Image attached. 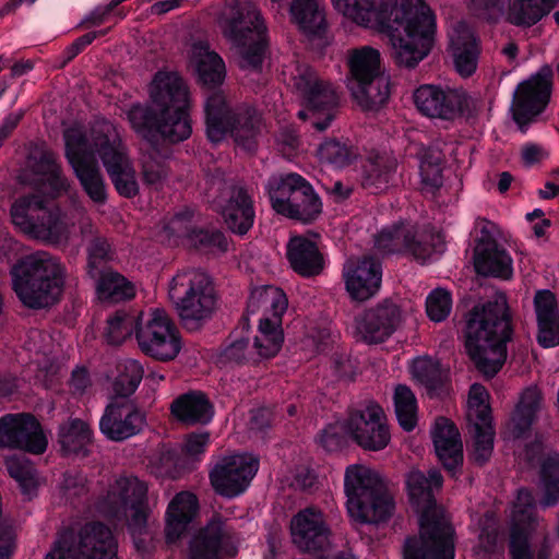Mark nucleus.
<instances>
[{
  "instance_id": "nucleus-4",
  "label": "nucleus",
  "mask_w": 559,
  "mask_h": 559,
  "mask_svg": "<svg viewBox=\"0 0 559 559\" xmlns=\"http://www.w3.org/2000/svg\"><path fill=\"white\" fill-rule=\"evenodd\" d=\"M442 484V475L437 469H430L427 476L419 469H412L406 475L409 501L420 513V532L418 537L406 539L404 559H454V531L435 514V491Z\"/></svg>"
},
{
  "instance_id": "nucleus-55",
  "label": "nucleus",
  "mask_w": 559,
  "mask_h": 559,
  "mask_svg": "<svg viewBox=\"0 0 559 559\" xmlns=\"http://www.w3.org/2000/svg\"><path fill=\"white\" fill-rule=\"evenodd\" d=\"M143 367L134 359H126L118 365V374L114 381L117 395L129 396L139 386L143 378Z\"/></svg>"
},
{
  "instance_id": "nucleus-63",
  "label": "nucleus",
  "mask_w": 559,
  "mask_h": 559,
  "mask_svg": "<svg viewBox=\"0 0 559 559\" xmlns=\"http://www.w3.org/2000/svg\"><path fill=\"white\" fill-rule=\"evenodd\" d=\"M340 430H342L341 421L337 425L325 427L319 436L320 445L329 452L338 450L343 444V437Z\"/></svg>"
},
{
  "instance_id": "nucleus-54",
  "label": "nucleus",
  "mask_w": 559,
  "mask_h": 559,
  "mask_svg": "<svg viewBox=\"0 0 559 559\" xmlns=\"http://www.w3.org/2000/svg\"><path fill=\"white\" fill-rule=\"evenodd\" d=\"M394 406L401 427L406 431L413 430L417 423V403L408 386L400 384L395 388Z\"/></svg>"
},
{
  "instance_id": "nucleus-12",
  "label": "nucleus",
  "mask_w": 559,
  "mask_h": 559,
  "mask_svg": "<svg viewBox=\"0 0 559 559\" xmlns=\"http://www.w3.org/2000/svg\"><path fill=\"white\" fill-rule=\"evenodd\" d=\"M96 510L108 519L127 520L131 534L142 535L150 515L147 486L135 476H120L98 497Z\"/></svg>"
},
{
  "instance_id": "nucleus-62",
  "label": "nucleus",
  "mask_w": 559,
  "mask_h": 559,
  "mask_svg": "<svg viewBox=\"0 0 559 559\" xmlns=\"http://www.w3.org/2000/svg\"><path fill=\"white\" fill-rule=\"evenodd\" d=\"M250 345L246 340H238L231 343L225 350V356L228 360L235 362H257L258 358L255 357L252 350H249Z\"/></svg>"
},
{
  "instance_id": "nucleus-57",
  "label": "nucleus",
  "mask_w": 559,
  "mask_h": 559,
  "mask_svg": "<svg viewBox=\"0 0 559 559\" xmlns=\"http://www.w3.org/2000/svg\"><path fill=\"white\" fill-rule=\"evenodd\" d=\"M440 153H430L424 155L419 164V174L421 178V188L425 192L433 193L442 186Z\"/></svg>"
},
{
  "instance_id": "nucleus-8",
  "label": "nucleus",
  "mask_w": 559,
  "mask_h": 559,
  "mask_svg": "<svg viewBox=\"0 0 559 559\" xmlns=\"http://www.w3.org/2000/svg\"><path fill=\"white\" fill-rule=\"evenodd\" d=\"M217 22L238 49L239 67L259 70L266 51V25L257 5L250 0H227Z\"/></svg>"
},
{
  "instance_id": "nucleus-49",
  "label": "nucleus",
  "mask_w": 559,
  "mask_h": 559,
  "mask_svg": "<svg viewBox=\"0 0 559 559\" xmlns=\"http://www.w3.org/2000/svg\"><path fill=\"white\" fill-rule=\"evenodd\" d=\"M98 275L96 292L99 300L119 302L134 296L133 285L122 275L112 271H105Z\"/></svg>"
},
{
  "instance_id": "nucleus-16",
  "label": "nucleus",
  "mask_w": 559,
  "mask_h": 559,
  "mask_svg": "<svg viewBox=\"0 0 559 559\" xmlns=\"http://www.w3.org/2000/svg\"><path fill=\"white\" fill-rule=\"evenodd\" d=\"M418 112L431 120L453 122L461 117L474 116L479 102L463 88L437 84H421L413 93Z\"/></svg>"
},
{
  "instance_id": "nucleus-51",
  "label": "nucleus",
  "mask_w": 559,
  "mask_h": 559,
  "mask_svg": "<svg viewBox=\"0 0 559 559\" xmlns=\"http://www.w3.org/2000/svg\"><path fill=\"white\" fill-rule=\"evenodd\" d=\"M413 377L421 383L430 395L436 394L447 380V371L438 360L430 357H418L412 365Z\"/></svg>"
},
{
  "instance_id": "nucleus-46",
  "label": "nucleus",
  "mask_w": 559,
  "mask_h": 559,
  "mask_svg": "<svg viewBox=\"0 0 559 559\" xmlns=\"http://www.w3.org/2000/svg\"><path fill=\"white\" fill-rule=\"evenodd\" d=\"M283 341L284 336L280 321L271 320L269 317L261 318L258 334L252 346L258 361L277 355L282 348Z\"/></svg>"
},
{
  "instance_id": "nucleus-34",
  "label": "nucleus",
  "mask_w": 559,
  "mask_h": 559,
  "mask_svg": "<svg viewBox=\"0 0 559 559\" xmlns=\"http://www.w3.org/2000/svg\"><path fill=\"white\" fill-rule=\"evenodd\" d=\"M33 178L27 173L23 175L25 181L36 186H48L53 194L67 191L68 179L62 175L60 165L57 163V155L51 151H43L39 156H31L27 162Z\"/></svg>"
},
{
  "instance_id": "nucleus-14",
  "label": "nucleus",
  "mask_w": 559,
  "mask_h": 559,
  "mask_svg": "<svg viewBox=\"0 0 559 559\" xmlns=\"http://www.w3.org/2000/svg\"><path fill=\"white\" fill-rule=\"evenodd\" d=\"M285 81L308 107L312 124L324 131L335 117L340 96L334 84L321 78L309 64L296 63L283 71Z\"/></svg>"
},
{
  "instance_id": "nucleus-22",
  "label": "nucleus",
  "mask_w": 559,
  "mask_h": 559,
  "mask_svg": "<svg viewBox=\"0 0 559 559\" xmlns=\"http://www.w3.org/2000/svg\"><path fill=\"white\" fill-rule=\"evenodd\" d=\"M466 419L474 440L473 457L477 463L483 464L492 454L495 429L489 394L481 384L475 383L469 389Z\"/></svg>"
},
{
  "instance_id": "nucleus-10",
  "label": "nucleus",
  "mask_w": 559,
  "mask_h": 559,
  "mask_svg": "<svg viewBox=\"0 0 559 559\" xmlns=\"http://www.w3.org/2000/svg\"><path fill=\"white\" fill-rule=\"evenodd\" d=\"M168 297L188 330H198L216 310L217 297L211 276L200 269L178 271L168 284Z\"/></svg>"
},
{
  "instance_id": "nucleus-23",
  "label": "nucleus",
  "mask_w": 559,
  "mask_h": 559,
  "mask_svg": "<svg viewBox=\"0 0 559 559\" xmlns=\"http://www.w3.org/2000/svg\"><path fill=\"white\" fill-rule=\"evenodd\" d=\"M239 535L230 522L212 519L191 539L188 559H224L237 554Z\"/></svg>"
},
{
  "instance_id": "nucleus-32",
  "label": "nucleus",
  "mask_w": 559,
  "mask_h": 559,
  "mask_svg": "<svg viewBox=\"0 0 559 559\" xmlns=\"http://www.w3.org/2000/svg\"><path fill=\"white\" fill-rule=\"evenodd\" d=\"M436 453L444 468L455 475L463 462V444L455 425L444 417L436 419L431 430Z\"/></svg>"
},
{
  "instance_id": "nucleus-3",
  "label": "nucleus",
  "mask_w": 559,
  "mask_h": 559,
  "mask_svg": "<svg viewBox=\"0 0 559 559\" xmlns=\"http://www.w3.org/2000/svg\"><path fill=\"white\" fill-rule=\"evenodd\" d=\"M63 139L66 157L92 201L103 204L107 199L106 185L97 158L102 160L121 197L130 199L139 193L135 169L121 134L112 122L97 119L86 131L71 127L64 130Z\"/></svg>"
},
{
  "instance_id": "nucleus-40",
  "label": "nucleus",
  "mask_w": 559,
  "mask_h": 559,
  "mask_svg": "<svg viewBox=\"0 0 559 559\" xmlns=\"http://www.w3.org/2000/svg\"><path fill=\"white\" fill-rule=\"evenodd\" d=\"M174 417L186 425H204L213 418V407L201 392H189L178 396L170 406Z\"/></svg>"
},
{
  "instance_id": "nucleus-64",
  "label": "nucleus",
  "mask_w": 559,
  "mask_h": 559,
  "mask_svg": "<svg viewBox=\"0 0 559 559\" xmlns=\"http://www.w3.org/2000/svg\"><path fill=\"white\" fill-rule=\"evenodd\" d=\"M108 28L88 32L81 37L76 38L69 47L66 49V55L68 60L76 57L86 46L91 45L98 36H104L108 33Z\"/></svg>"
},
{
  "instance_id": "nucleus-38",
  "label": "nucleus",
  "mask_w": 559,
  "mask_h": 559,
  "mask_svg": "<svg viewBox=\"0 0 559 559\" xmlns=\"http://www.w3.org/2000/svg\"><path fill=\"white\" fill-rule=\"evenodd\" d=\"M190 63L194 68L199 82L215 87L224 82L226 68L223 59L203 41L191 47Z\"/></svg>"
},
{
  "instance_id": "nucleus-59",
  "label": "nucleus",
  "mask_w": 559,
  "mask_h": 559,
  "mask_svg": "<svg viewBox=\"0 0 559 559\" xmlns=\"http://www.w3.org/2000/svg\"><path fill=\"white\" fill-rule=\"evenodd\" d=\"M189 245L209 253H223L228 248V241L219 230H197Z\"/></svg>"
},
{
  "instance_id": "nucleus-44",
  "label": "nucleus",
  "mask_w": 559,
  "mask_h": 559,
  "mask_svg": "<svg viewBox=\"0 0 559 559\" xmlns=\"http://www.w3.org/2000/svg\"><path fill=\"white\" fill-rule=\"evenodd\" d=\"M397 168V160L389 154L377 155L369 158L364 166L362 186L373 192L388 188L393 181Z\"/></svg>"
},
{
  "instance_id": "nucleus-53",
  "label": "nucleus",
  "mask_w": 559,
  "mask_h": 559,
  "mask_svg": "<svg viewBox=\"0 0 559 559\" xmlns=\"http://www.w3.org/2000/svg\"><path fill=\"white\" fill-rule=\"evenodd\" d=\"M4 465L24 495L32 496L36 491L38 485L36 471L28 459L23 455H9L4 459Z\"/></svg>"
},
{
  "instance_id": "nucleus-29",
  "label": "nucleus",
  "mask_w": 559,
  "mask_h": 559,
  "mask_svg": "<svg viewBox=\"0 0 559 559\" xmlns=\"http://www.w3.org/2000/svg\"><path fill=\"white\" fill-rule=\"evenodd\" d=\"M144 426V414L129 401L110 403L99 420L102 433L111 441L129 439L141 432Z\"/></svg>"
},
{
  "instance_id": "nucleus-45",
  "label": "nucleus",
  "mask_w": 559,
  "mask_h": 559,
  "mask_svg": "<svg viewBox=\"0 0 559 559\" xmlns=\"http://www.w3.org/2000/svg\"><path fill=\"white\" fill-rule=\"evenodd\" d=\"M356 83L357 86L352 88V93L364 109H377L390 96V80L384 74H378L371 80L357 81Z\"/></svg>"
},
{
  "instance_id": "nucleus-52",
  "label": "nucleus",
  "mask_w": 559,
  "mask_h": 559,
  "mask_svg": "<svg viewBox=\"0 0 559 559\" xmlns=\"http://www.w3.org/2000/svg\"><path fill=\"white\" fill-rule=\"evenodd\" d=\"M317 155L321 163L331 165L335 168H344L350 165L358 156L357 150L346 143L335 139H328L317 150Z\"/></svg>"
},
{
  "instance_id": "nucleus-26",
  "label": "nucleus",
  "mask_w": 559,
  "mask_h": 559,
  "mask_svg": "<svg viewBox=\"0 0 559 559\" xmlns=\"http://www.w3.org/2000/svg\"><path fill=\"white\" fill-rule=\"evenodd\" d=\"M342 277L349 297L362 302L379 293L382 264L372 255L353 257L343 264Z\"/></svg>"
},
{
  "instance_id": "nucleus-42",
  "label": "nucleus",
  "mask_w": 559,
  "mask_h": 559,
  "mask_svg": "<svg viewBox=\"0 0 559 559\" xmlns=\"http://www.w3.org/2000/svg\"><path fill=\"white\" fill-rule=\"evenodd\" d=\"M453 59L456 72L463 76H471L477 69L479 47L474 35L463 28L451 36Z\"/></svg>"
},
{
  "instance_id": "nucleus-58",
  "label": "nucleus",
  "mask_w": 559,
  "mask_h": 559,
  "mask_svg": "<svg viewBox=\"0 0 559 559\" xmlns=\"http://www.w3.org/2000/svg\"><path fill=\"white\" fill-rule=\"evenodd\" d=\"M452 309V297L450 292L443 288H436L426 298V312L435 322L444 321Z\"/></svg>"
},
{
  "instance_id": "nucleus-1",
  "label": "nucleus",
  "mask_w": 559,
  "mask_h": 559,
  "mask_svg": "<svg viewBox=\"0 0 559 559\" xmlns=\"http://www.w3.org/2000/svg\"><path fill=\"white\" fill-rule=\"evenodd\" d=\"M148 106L133 105L128 111L132 129L150 147L141 159L142 179L155 190L162 189L168 181L170 169L168 156L162 154L154 145L156 135L178 143L192 133L189 114V91L183 80L174 72H157L150 86Z\"/></svg>"
},
{
  "instance_id": "nucleus-41",
  "label": "nucleus",
  "mask_w": 559,
  "mask_h": 559,
  "mask_svg": "<svg viewBox=\"0 0 559 559\" xmlns=\"http://www.w3.org/2000/svg\"><path fill=\"white\" fill-rule=\"evenodd\" d=\"M288 306L287 297L283 289L265 285L255 287L249 297L248 311L255 313L263 311V318L269 317L271 320H278L282 323V316Z\"/></svg>"
},
{
  "instance_id": "nucleus-19",
  "label": "nucleus",
  "mask_w": 559,
  "mask_h": 559,
  "mask_svg": "<svg viewBox=\"0 0 559 559\" xmlns=\"http://www.w3.org/2000/svg\"><path fill=\"white\" fill-rule=\"evenodd\" d=\"M374 247L382 254L409 253L423 263L444 251L440 235H426L416 239L415 227L403 222L383 227L374 237Z\"/></svg>"
},
{
  "instance_id": "nucleus-33",
  "label": "nucleus",
  "mask_w": 559,
  "mask_h": 559,
  "mask_svg": "<svg viewBox=\"0 0 559 559\" xmlns=\"http://www.w3.org/2000/svg\"><path fill=\"white\" fill-rule=\"evenodd\" d=\"M538 334L537 341L543 347L559 345V305L549 289L537 290L534 297Z\"/></svg>"
},
{
  "instance_id": "nucleus-30",
  "label": "nucleus",
  "mask_w": 559,
  "mask_h": 559,
  "mask_svg": "<svg viewBox=\"0 0 559 559\" xmlns=\"http://www.w3.org/2000/svg\"><path fill=\"white\" fill-rule=\"evenodd\" d=\"M67 536L76 559H117V542L111 531L102 523L84 525L74 545L71 535Z\"/></svg>"
},
{
  "instance_id": "nucleus-2",
  "label": "nucleus",
  "mask_w": 559,
  "mask_h": 559,
  "mask_svg": "<svg viewBox=\"0 0 559 559\" xmlns=\"http://www.w3.org/2000/svg\"><path fill=\"white\" fill-rule=\"evenodd\" d=\"M347 21L388 35L392 58L413 69L431 51L436 16L424 0H331Z\"/></svg>"
},
{
  "instance_id": "nucleus-56",
  "label": "nucleus",
  "mask_w": 559,
  "mask_h": 559,
  "mask_svg": "<svg viewBox=\"0 0 559 559\" xmlns=\"http://www.w3.org/2000/svg\"><path fill=\"white\" fill-rule=\"evenodd\" d=\"M139 314L118 311L107 320L105 337L111 345H120L138 329Z\"/></svg>"
},
{
  "instance_id": "nucleus-6",
  "label": "nucleus",
  "mask_w": 559,
  "mask_h": 559,
  "mask_svg": "<svg viewBox=\"0 0 559 559\" xmlns=\"http://www.w3.org/2000/svg\"><path fill=\"white\" fill-rule=\"evenodd\" d=\"M13 224L25 235L50 245H67L78 225L84 237L92 234L91 217L83 207L62 213L57 206L49 207L37 195L23 197L11 206Z\"/></svg>"
},
{
  "instance_id": "nucleus-36",
  "label": "nucleus",
  "mask_w": 559,
  "mask_h": 559,
  "mask_svg": "<svg viewBox=\"0 0 559 559\" xmlns=\"http://www.w3.org/2000/svg\"><path fill=\"white\" fill-rule=\"evenodd\" d=\"M544 407L542 391L536 385L525 388L512 413L509 428L513 438H521L528 432L537 421Z\"/></svg>"
},
{
  "instance_id": "nucleus-17",
  "label": "nucleus",
  "mask_w": 559,
  "mask_h": 559,
  "mask_svg": "<svg viewBox=\"0 0 559 559\" xmlns=\"http://www.w3.org/2000/svg\"><path fill=\"white\" fill-rule=\"evenodd\" d=\"M135 340L140 349L162 361L173 360L182 347L181 335L169 314L160 308L139 314Z\"/></svg>"
},
{
  "instance_id": "nucleus-15",
  "label": "nucleus",
  "mask_w": 559,
  "mask_h": 559,
  "mask_svg": "<svg viewBox=\"0 0 559 559\" xmlns=\"http://www.w3.org/2000/svg\"><path fill=\"white\" fill-rule=\"evenodd\" d=\"M273 210L285 217L310 223L322 211V203L313 187L296 173L273 176L266 183Z\"/></svg>"
},
{
  "instance_id": "nucleus-13",
  "label": "nucleus",
  "mask_w": 559,
  "mask_h": 559,
  "mask_svg": "<svg viewBox=\"0 0 559 559\" xmlns=\"http://www.w3.org/2000/svg\"><path fill=\"white\" fill-rule=\"evenodd\" d=\"M549 544V531L536 513V502L532 491L525 488L519 489L511 510L512 559H548Z\"/></svg>"
},
{
  "instance_id": "nucleus-25",
  "label": "nucleus",
  "mask_w": 559,
  "mask_h": 559,
  "mask_svg": "<svg viewBox=\"0 0 559 559\" xmlns=\"http://www.w3.org/2000/svg\"><path fill=\"white\" fill-rule=\"evenodd\" d=\"M0 447L41 454L48 447V440L34 416L8 414L0 418Z\"/></svg>"
},
{
  "instance_id": "nucleus-27",
  "label": "nucleus",
  "mask_w": 559,
  "mask_h": 559,
  "mask_svg": "<svg viewBox=\"0 0 559 559\" xmlns=\"http://www.w3.org/2000/svg\"><path fill=\"white\" fill-rule=\"evenodd\" d=\"M400 307L389 300L370 307L355 318L357 337L367 344L386 341L402 323Z\"/></svg>"
},
{
  "instance_id": "nucleus-47",
  "label": "nucleus",
  "mask_w": 559,
  "mask_h": 559,
  "mask_svg": "<svg viewBox=\"0 0 559 559\" xmlns=\"http://www.w3.org/2000/svg\"><path fill=\"white\" fill-rule=\"evenodd\" d=\"M347 66L352 79L357 81L371 80L380 73V52L370 46L348 50Z\"/></svg>"
},
{
  "instance_id": "nucleus-18",
  "label": "nucleus",
  "mask_w": 559,
  "mask_h": 559,
  "mask_svg": "<svg viewBox=\"0 0 559 559\" xmlns=\"http://www.w3.org/2000/svg\"><path fill=\"white\" fill-rule=\"evenodd\" d=\"M341 428L357 445L368 451L383 450L391 439L384 411L372 401L350 408L341 421Z\"/></svg>"
},
{
  "instance_id": "nucleus-21",
  "label": "nucleus",
  "mask_w": 559,
  "mask_h": 559,
  "mask_svg": "<svg viewBox=\"0 0 559 559\" xmlns=\"http://www.w3.org/2000/svg\"><path fill=\"white\" fill-rule=\"evenodd\" d=\"M259 469V459L249 453H235L221 457L210 471L214 491L224 498L242 495Z\"/></svg>"
},
{
  "instance_id": "nucleus-39",
  "label": "nucleus",
  "mask_w": 559,
  "mask_h": 559,
  "mask_svg": "<svg viewBox=\"0 0 559 559\" xmlns=\"http://www.w3.org/2000/svg\"><path fill=\"white\" fill-rule=\"evenodd\" d=\"M289 16L299 31L321 36L328 27L324 0H293Z\"/></svg>"
},
{
  "instance_id": "nucleus-28",
  "label": "nucleus",
  "mask_w": 559,
  "mask_h": 559,
  "mask_svg": "<svg viewBox=\"0 0 559 559\" xmlns=\"http://www.w3.org/2000/svg\"><path fill=\"white\" fill-rule=\"evenodd\" d=\"M290 535L298 549L317 554L330 545L331 531L322 511L310 507L292 518Z\"/></svg>"
},
{
  "instance_id": "nucleus-50",
  "label": "nucleus",
  "mask_w": 559,
  "mask_h": 559,
  "mask_svg": "<svg viewBox=\"0 0 559 559\" xmlns=\"http://www.w3.org/2000/svg\"><path fill=\"white\" fill-rule=\"evenodd\" d=\"M538 488L542 493L540 504L554 507L559 502V455L551 454L544 459L540 467Z\"/></svg>"
},
{
  "instance_id": "nucleus-5",
  "label": "nucleus",
  "mask_w": 559,
  "mask_h": 559,
  "mask_svg": "<svg viewBox=\"0 0 559 559\" xmlns=\"http://www.w3.org/2000/svg\"><path fill=\"white\" fill-rule=\"evenodd\" d=\"M511 335L506 295L497 294L493 300L473 308L466 322L465 348L481 373L492 377L501 369Z\"/></svg>"
},
{
  "instance_id": "nucleus-24",
  "label": "nucleus",
  "mask_w": 559,
  "mask_h": 559,
  "mask_svg": "<svg viewBox=\"0 0 559 559\" xmlns=\"http://www.w3.org/2000/svg\"><path fill=\"white\" fill-rule=\"evenodd\" d=\"M551 94V71L543 68L538 73L519 84L512 106L513 119L525 131V127L533 121L547 106Z\"/></svg>"
},
{
  "instance_id": "nucleus-61",
  "label": "nucleus",
  "mask_w": 559,
  "mask_h": 559,
  "mask_svg": "<svg viewBox=\"0 0 559 559\" xmlns=\"http://www.w3.org/2000/svg\"><path fill=\"white\" fill-rule=\"evenodd\" d=\"M109 243L104 239H95L88 248V274L92 277L98 276L100 264L109 255Z\"/></svg>"
},
{
  "instance_id": "nucleus-9",
  "label": "nucleus",
  "mask_w": 559,
  "mask_h": 559,
  "mask_svg": "<svg viewBox=\"0 0 559 559\" xmlns=\"http://www.w3.org/2000/svg\"><path fill=\"white\" fill-rule=\"evenodd\" d=\"M346 509L359 524L386 521L394 509L393 499L379 475L366 465H349L344 475Z\"/></svg>"
},
{
  "instance_id": "nucleus-7",
  "label": "nucleus",
  "mask_w": 559,
  "mask_h": 559,
  "mask_svg": "<svg viewBox=\"0 0 559 559\" xmlns=\"http://www.w3.org/2000/svg\"><path fill=\"white\" fill-rule=\"evenodd\" d=\"M12 289L27 308L53 306L62 296L66 270L60 260L47 251L20 259L10 269Z\"/></svg>"
},
{
  "instance_id": "nucleus-11",
  "label": "nucleus",
  "mask_w": 559,
  "mask_h": 559,
  "mask_svg": "<svg viewBox=\"0 0 559 559\" xmlns=\"http://www.w3.org/2000/svg\"><path fill=\"white\" fill-rule=\"evenodd\" d=\"M205 131L213 143L231 136L238 146L253 151L261 131V117L250 106L231 108L222 92L209 95L204 103Z\"/></svg>"
},
{
  "instance_id": "nucleus-31",
  "label": "nucleus",
  "mask_w": 559,
  "mask_h": 559,
  "mask_svg": "<svg viewBox=\"0 0 559 559\" xmlns=\"http://www.w3.org/2000/svg\"><path fill=\"white\" fill-rule=\"evenodd\" d=\"M483 236L477 239L474 250V266L478 274L484 276L509 280L513 273L512 258L504 248L489 235L486 229L487 222L481 221Z\"/></svg>"
},
{
  "instance_id": "nucleus-35",
  "label": "nucleus",
  "mask_w": 559,
  "mask_h": 559,
  "mask_svg": "<svg viewBox=\"0 0 559 559\" xmlns=\"http://www.w3.org/2000/svg\"><path fill=\"white\" fill-rule=\"evenodd\" d=\"M198 510V498L191 492H178L170 500L166 510L165 526V536L168 543H175L183 535Z\"/></svg>"
},
{
  "instance_id": "nucleus-20",
  "label": "nucleus",
  "mask_w": 559,
  "mask_h": 559,
  "mask_svg": "<svg viewBox=\"0 0 559 559\" xmlns=\"http://www.w3.org/2000/svg\"><path fill=\"white\" fill-rule=\"evenodd\" d=\"M206 197L234 233L245 235L252 227L255 216L253 203L243 187L212 179Z\"/></svg>"
},
{
  "instance_id": "nucleus-37",
  "label": "nucleus",
  "mask_w": 559,
  "mask_h": 559,
  "mask_svg": "<svg viewBox=\"0 0 559 559\" xmlns=\"http://www.w3.org/2000/svg\"><path fill=\"white\" fill-rule=\"evenodd\" d=\"M287 258L293 270L305 277L319 275L325 266L324 257L317 245L302 236L290 238Z\"/></svg>"
},
{
  "instance_id": "nucleus-60",
  "label": "nucleus",
  "mask_w": 559,
  "mask_h": 559,
  "mask_svg": "<svg viewBox=\"0 0 559 559\" xmlns=\"http://www.w3.org/2000/svg\"><path fill=\"white\" fill-rule=\"evenodd\" d=\"M193 212L186 209L174 215L164 226L165 236L170 240L173 237L191 241V235L197 230L192 225Z\"/></svg>"
},
{
  "instance_id": "nucleus-48",
  "label": "nucleus",
  "mask_w": 559,
  "mask_h": 559,
  "mask_svg": "<svg viewBox=\"0 0 559 559\" xmlns=\"http://www.w3.org/2000/svg\"><path fill=\"white\" fill-rule=\"evenodd\" d=\"M58 437L66 454H80L92 441V429L86 421L73 418L59 427Z\"/></svg>"
},
{
  "instance_id": "nucleus-43",
  "label": "nucleus",
  "mask_w": 559,
  "mask_h": 559,
  "mask_svg": "<svg viewBox=\"0 0 559 559\" xmlns=\"http://www.w3.org/2000/svg\"><path fill=\"white\" fill-rule=\"evenodd\" d=\"M556 0H509L506 19L520 27L538 23L555 7Z\"/></svg>"
}]
</instances>
